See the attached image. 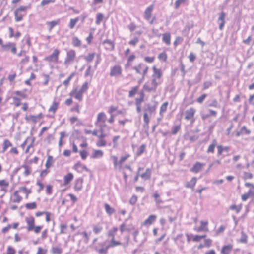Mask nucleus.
Listing matches in <instances>:
<instances>
[{"mask_svg":"<svg viewBox=\"0 0 254 254\" xmlns=\"http://www.w3.org/2000/svg\"><path fill=\"white\" fill-rule=\"evenodd\" d=\"M151 69L152 73L150 79L143 86V90L147 92H156L157 87L163 82V73L162 69L155 65L152 66Z\"/></svg>","mask_w":254,"mask_h":254,"instance_id":"f257e3e1","label":"nucleus"},{"mask_svg":"<svg viewBox=\"0 0 254 254\" xmlns=\"http://www.w3.org/2000/svg\"><path fill=\"white\" fill-rule=\"evenodd\" d=\"M118 231V228L117 227H113L108 232V236L111 238L109 244L105 245L104 243H100L101 247L100 248H96V251L101 254H106L109 248L122 245L121 236L117 235Z\"/></svg>","mask_w":254,"mask_h":254,"instance_id":"f03ea898","label":"nucleus"},{"mask_svg":"<svg viewBox=\"0 0 254 254\" xmlns=\"http://www.w3.org/2000/svg\"><path fill=\"white\" fill-rule=\"evenodd\" d=\"M28 92H30L27 89H23L22 90H17L14 91L11 95L12 105L15 107H19L22 105L21 108L23 111H26L29 108V104L27 102L22 103V100L28 98Z\"/></svg>","mask_w":254,"mask_h":254,"instance_id":"7ed1b4c3","label":"nucleus"},{"mask_svg":"<svg viewBox=\"0 0 254 254\" xmlns=\"http://www.w3.org/2000/svg\"><path fill=\"white\" fill-rule=\"evenodd\" d=\"M32 193V190L25 186H20L10 195V201L13 203H20L25 198L27 199Z\"/></svg>","mask_w":254,"mask_h":254,"instance_id":"20e7f679","label":"nucleus"},{"mask_svg":"<svg viewBox=\"0 0 254 254\" xmlns=\"http://www.w3.org/2000/svg\"><path fill=\"white\" fill-rule=\"evenodd\" d=\"M85 133L86 134H91L97 137L95 143L98 147H104L107 145H111V143H108L106 140L107 134L104 132L103 129H94L93 130L85 129Z\"/></svg>","mask_w":254,"mask_h":254,"instance_id":"39448f33","label":"nucleus"},{"mask_svg":"<svg viewBox=\"0 0 254 254\" xmlns=\"http://www.w3.org/2000/svg\"><path fill=\"white\" fill-rule=\"evenodd\" d=\"M28 231H33L35 234H39L42 229V225H35V219L33 216L27 217L25 219Z\"/></svg>","mask_w":254,"mask_h":254,"instance_id":"423d86ee","label":"nucleus"},{"mask_svg":"<svg viewBox=\"0 0 254 254\" xmlns=\"http://www.w3.org/2000/svg\"><path fill=\"white\" fill-rule=\"evenodd\" d=\"M132 69L137 74L140 75L144 79L148 72L149 66L143 63H140L137 65L133 66Z\"/></svg>","mask_w":254,"mask_h":254,"instance_id":"0eeeda50","label":"nucleus"},{"mask_svg":"<svg viewBox=\"0 0 254 254\" xmlns=\"http://www.w3.org/2000/svg\"><path fill=\"white\" fill-rule=\"evenodd\" d=\"M154 8V5L151 4L146 8L143 13L144 18L149 21L150 24H152L156 20L155 16L152 15Z\"/></svg>","mask_w":254,"mask_h":254,"instance_id":"6e6552de","label":"nucleus"},{"mask_svg":"<svg viewBox=\"0 0 254 254\" xmlns=\"http://www.w3.org/2000/svg\"><path fill=\"white\" fill-rule=\"evenodd\" d=\"M244 186L245 187L248 188L249 190L246 193L243 194L241 197L242 201H246L250 198H254V184L249 182H246L244 184Z\"/></svg>","mask_w":254,"mask_h":254,"instance_id":"1a4fd4ad","label":"nucleus"},{"mask_svg":"<svg viewBox=\"0 0 254 254\" xmlns=\"http://www.w3.org/2000/svg\"><path fill=\"white\" fill-rule=\"evenodd\" d=\"M60 53V50L57 48H55L50 55L44 58V60L50 64H57L59 62Z\"/></svg>","mask_w":254,"mask_h":254,"instance_id":"9d476101","label":"nucleus"},{"mask_svg":"<svg viewBox=\"0 0 254 254\" xmlns=\"http://www.w3.org/2000/svg\"><path fill=\"white\" fill-rule=\"evenodd\" d=\"M107 121V117L106 113L104 112H99L97 115V118L95 122V125L103 129L106 127V123Z\"/></svg>","mask_w":254,"mask_h":254,"instance_id":"9b49d317","label":"nucleus"},{"mask_svg":"<svg viewBox=\"0 0 254 254\" xmlns=\"http://www.w3.org/2000/svg\"><path fill=\"white\" fill-rule=\"evenodd\" d=\"M27 9V7L24 6H20L15 9L14 15L16 22H19L23 19V17L26 15Z\"/></svg>","mask_w":254,"mask_h":254,"instance_id":"f8f14e48","label":"nucleus"},{"mask_svg":"<svg viewBox=\"0 0 254 254\" xmlns=\"http://www.w3.org/2000/svg\"><path fill=\"white\" fill-rule=\"evenodd\" d=\"M122 74L123 70L122 66L120 64H116L111 67L109 72L110 77H120Z\"/></svg>","mask_w":254,"mask_h":254,"instance_id":"ddd939ff","label":"nucleus"},{"mask_svg":"<svg viewBox=\"0 0 254 254\" xmlns=\"http://www.w3.org/2000/svg\"><path fill=\"white\" fill-rule=\"evenodd\" d=\"M196 112L194 107H190L185 112L184 119L187 121H190L191 123L195 122V115Z\"/></svg>","mask_w":254,"mask_h":254,"instance_id":"4468645a","label":"nucleus"},{"mask_svg":"<svg viewBox=\"0 0 254 254\" xmlns=\"http://www.w3.org/2000/svg\"><path fill=\"white\" fill-rule=\"evenodd\" d=\"M217 155L221 159L230 155V147L229 146H224L222 145H219L217 146Z\"/></svg>","mask_w":254,"mask_h":254,"instance_id":"2eb2a0df","label":"nucleus"},{"mask_svg":"<svg viewBox=\"0 0 254 254\" xmlns=\"http://www.w3.org/2000/svg\"><path fill=\"white\" fill-rule=\"evenodd\" d=\"M76 57V53L75 50L70 49L67 52L66 56L64 59V63L65 64H69L73 62Z\"/></svg>","mask_w":254,"mask_h":254,"instance_id":"dca6fc26","label":"nucleus"},{"mask_svg":"<svg viewBox=\"0 0 254 254\" xmlns=\"http://www.w3.org/2000/svg\"><path fill=\"white\" fill-rule=\"evenodd\" d=\"M44 117L43 113L41 112L37 115H26L25 116V120L28 123H33L35 124L38 120L42 119Z\"/></svg>","mask_w":254,"mask_h":254,"instance_id":"f3484780","label":"nucleus"},{"mask_svg":"<svg viewBox=\"0 0 254 254\" xmlns=\"http://www.w3.org/2000/svg\"><path fill=\"white\" fill-rule=\"evenodd\" d=\"M2 49L5 51H10L13 54H16L17 51L16 44L12 42H8L2 45Z\"/></svg>","mask_w":254,"mask_h":254,"instance_id":"a211bd4d","label":"nucleus"},{"mask_svg":"<svg viewBox=\"0 0 254 254\" xmlns=\"http://www.w3.org/2000/svg\"><path fill=\"white\" fill-rule=\"evenodd\" d=\"M208 224L209 222L207 220H201L200 221V226L195 227L194 230L197 232H208L209 230Z\"/></svg>","mask_w":254,"mask_h":254,"instance_id":"6ab92c4d","label":"nucleus"},{"mask_svg":"<svg viewBox=\"0 0 254 254\" xmlns=\"http://www.w3.org/2000/svg\"><path fill=\"white\" fill-rule=\"evenodd\" d=\"M84 179L82 177H78L75 179L73 182V189L75 191L81 190L83 186Z\"/></svg>","mask_w":254,"mask_h":254,"instance_id":"aec40b11","label":"nucleus"},{"mask_svg":"<svg viewBox=\"0 0 254 254\" xmlns=\"http://www.w3.org/2000/svg\"><path fill=\"white\" fill-rule=\"evenodd\" d=\"M74 177V174L72 172H69L66 174L64 175L63 177V185L64 186L69 185L73 180Z\"/></svg>","mask_w":254,"mask_h":254,"instance_id":"412c9836","label":"nucleus"},{"mask_svg":"<svg viewBox=\"0 0 254 254\" xmlns=\"http://www.w3.org/2000/svg\"><path fill=\"white\" fill-rule=\"evenodd\" d=\"M157 215L155 214L150 215L142 223L141 225L149 227L153 224L157 219Z\"/></svg>","mask_w":254,"mask_h":254,"instance_id":"4be33fe9","label":"nucleus"},{"mask_svg":"<svg viewBox=\"0 0 254 254\" xmlns=\"http://www.w3.org/2000/svg\"><path fill=\"white\" fill-rule=\"evenodd\" d=\"M72 168L78 173H80L83 170L89 171L87 167L83 165L80 161L76 162L73 166Z\"/></svg>","mask_w":254,"mask_h":254,"instance_id":"5701e85b","label":"nucleus"},{"mask_svg":"<svg viewBox=\"0 0 254 254\" xmlns=\"http://www.w3.org/2000/svg\"><path fill=\"white\" fill-rule=\"evenodd\" d=\"M59 101L56 100H54L48 109V112L51 113L52 114V116L54 117L56 111L59 107Z\"/></svg>","mask_w":254,"mask_h":254,"instance_id":"b1692460","label":"nucleus"},{"mask_svg":"<svg viewBox=\"0 0 254 254\" xmlns=\"http://www.w3.org/2000/svg\"><path fill=\"white\" fill-rule=\"evenodd\" d=\"M134 230L135 227L132 224H130L127 226L125 222H123L120 225L121 234L125 231H131Z\"/></svg>","mask_w":254,"mask_h":254,"instance_id":"393cba45","label":"nucleus"},{"mask_svg":"<svg viewBox=\"0 0 254 254\" xmlns=\"http://www.w3.org/2000/svg\"><path fill=\"white\" fill-rule=\"evenodd\" d=\"M19 225V224L18 222H15L12 224H8L6 226L2 228L1 232L2 233L5 234L7 233L11 228L17 229Z\"/></svg>","mask_w":254,"mask_h":254,"instance_id":"a878e982","label":"nucleus"},{"mask_svg":"<svg viewBox=\"0 0 254 254\" xmlns=\"http://www.w3.org/2000/svg\"><path fill=\"white\" fill-rule=\"evenodd\" d=\"M205 164L199 162H196L192 167L190 171L194 173H197L201 171L204 166Z\"/></svg>","mask_w":254,"mask_h":254,"instance_id":"bb28decb","label":"nucleus"},{"mask_svg":"<svg viewBox=\"0 0 254 254\" xmlns=\"http://www.w3.org/2000/svg\"><path fill=\"white\" fill-rule=\"evenodd\" d=\"M233 248V246L231 244L223 245L221 249V254H230Z\"/></svg>","mask_w":254,"mask_h":254,"instance_id":"cd10ccee","label":"nucleus"},{"mask_svg":"<svg viewBox=\"0 0 254 254\" xmlns=\"http://www.w3.org/2000/svg\"><path fill=\"white\" fill-rule=\"evenodd\" d=\"M9 184V182L7 179H0V188L1 191L6 192Z\"/></svg>","mask_w":254,"mask_h":254,"instance_id":"c85d7f7f","label":"nucleus"},{"mask_svg":"<svg viewBox=\"0 0 254 254\" xmlns=\"http://www.w3.org/2000/svg\"><path fill=\"white\" fill-rule=\"evenodd\" d=\"M69 95L71 97H74L76 99L78 100L79 101H82L83 100V94L80 93L77 89H74L71 91L69 93Z\"/></svg>","mask_w":254,"mask_h":254,"instance_id":"c756f323","label":"nucleus"},{"mask_svg":"<svg viewBox=\"0 0 254 254\" xmlns=\"http://www.w3.org/2000/svg\"><path fill=\"white\" fill-rule=\"evenodd\" d=\"M206 235H191L189 238H188V241H191L193 242H200L201 240L203 239H206Z\"/></svg>","mask_w":254,"mask_h":254,"instance_id":"7c9ffc66","label":"nucleus"},{"mask_svg":"<svg viewBox=\"0 0 254 254\" xmlns=\"http://www.w3.org/2000/svg\"><path fill=\"white\" fill-rule=\"evenodd\" d=\"M105 48L108 51H113L115 49V44L113 41L109 39H106L103 42Z\"/></svg>","mask_w":254,"mask_h":254,"instance_id":"2f4dec72","label":"nucleus"},{"mask_svg":"<svg viewBox=\"0 0 254 254\" xmlns=\"http://www.w3.org/2000/svg\"><path fill=\"white\" fill-rule=\"evenodd\" d=\"M104 155V152L100 149H93L92 151L91 158L92 159H97L102 158Z\"/></svg>","mask_w":254,"mask_h":254,"instance_id":"473e14b6","label":"nucleus"},{"mask_svg":"<svg viewBox=\"0 0 254 254\" xmlns=\"http://www.w3.org/2000/svg\"><path fill=\"white\" fill-rule=\"evenodd\" d=\"M251 30L253 32V34L249 35L247 39L243 40V43L247 45L250 44L251 42L254 44V38H253V35H254V25L251 27Z\"/></svg>","mask_w":254,"mask_h":254,"instance_id":"72a5a7b5","label":"nucleus"},{"mask_svg":"<svg viewBox=\"0 0 254 254\" xmlns=\"http://www.w3.org/2000/svg\"><path fill=\"white\" fill-rule=\"evenodd\" d=\"M251 30L253 32V34L249 35L247 39L243 40V43L247 45L250 44L251 42L254 44V38H253V35H254V25L251 27Z\"/></svg>","mask_w":254,"mask_h":254,"instance_id":"f704fd0d","label":"nucleus"},{"mask_svg":"<svg viewBox=\"0 0 254 254\" xmlns=\"http://www.w3.org/2000/svg\"><path fill=\"white\" fill-rule=\"evenodd\" d=\"M212 245V240L210 238H206L204 240V244H200L198 246V249H201L204 247L210 248Z\"/></svg>","mask_w":254,"mask_h":254,"instance_id":"c9c22d12","label":"nucleus"},{"mask_svg":"<svg viewBox=\"0 0 254 254\" xmlns=\"http://www.w3.org/2000/svg\"><path fill=\"white\" fill-rule=\"evenodd\" d=\"M92 230L95 235H98L103 231L104 228L101 223H97L93 226Z\"/></svg>","mask_w":254,"mask_h":254,"instance_id":"e433bc0d","label":"nucleus"},{"mask_svg":"<svg viewBox=\"0 0 254 254\" xmlns=\"http://www.w3.org/2000/svg\"><path fill=\"white\" fill-rule=\"evenodd\" d=\"M136 56L134 54H131L127 57V63L125 65V68H128L131 66L132 63L136 59Z\"/></svg>","mask_w":254,"mask_h":254,"instance_id":"4c0bfd02","label":"nucleus"},{"mask_svg":"<svg viewBox=\"0 0 254 254\" xmlns=\"http://www.w3.org/2000/svg\"><path fill=\"white\" fill-rule=\"evenodd\" d=\"M225 12H221L220 13L218 19V21H220V23L219 26V28L221 30L223 29L225 24Z\"/></svg>","mask_w":254,"mask_h":254,"instance_id":"58836bf2","label":"nucleus"},{"mask_svg":"<svg viewBox=\"0 0 254 254\" xmlns=\"http://www.w3.org/2000/svg\"><path fill=\"white\" fill-rule=\"evenodd\" d=\"M171 34L169 32H166L162 34V41L167 45L171 44Z\"/></svg>","mask_w":254,"mask_h":254,"instance_id":"ea45409f","label":"nucleus"},{"mask_svg":"<svg viewBox=\"0 0 254 254\" xmlns=\"http://www.w3.org/2000/svg\"><path fill=\"white\" fill-rule=\"evenodd\" d=\"M60 23V20L59 19H56L55 20H52L51 21H47L46 22V25L48 27L49 31H51L54 27H55L56 25L59 24Z\"/></svg>","mask_w":254,"mask_h":254,"instance_id":"a19ab883","label":"nucleus"},{"mask_svg":"<svg viewBox=\"0 0 254 254\" xmlns=\"http://www.w3.org/2000/svg\"><path fill=\"white\" fill-rule=\"evenodd\" d=\"M106 213L107 215L111 216L115 212V209L111 207L108 203H105L104 204Z\"/></svg>","mask_w":254,"mask_h":254,"instance_id":"79ce46f5","label":"nucleus"},{"mask_svg":"<svg viewBox=\"0 0 254 254\" xmlns=\"http://www.w3.org/2000/svg\"><path fill=\"white\" fill-rule=\"evenodd\" d=\"M242 207L243 204L242 203L239 204H233L230 206V209L236 213H239L242 209Z\"/></svg>","mask_w":254,"mask_h":254,"instance_id":"37998d69","label":"nucleus"},{"mask_svg":"<svg viewBox=\"0 0 254 254\" xmlns=\"http://www.w3.org/2000/svg\"><path fill=\"white\" fill-rule=\"evenodd\" d=\"M55 162V159L54 157L51 155H48L47 159L46 160V162L45 163V167L47 169H49L50 167H51Z\"/></svg>","mask_w":254,"mask_h":254,"instance_id":"c03bdc74","label":"nucleus"},{"mask_svg":"<svg viewBox=\"0 0 254 254\" xmlns=\"http://www.w3.org/2000/svg\"><path fill=\"white\" fill-rule=\"evenodd\" d=\"M12 144L8 139H5L3 140L2 143V152H5L7 149L12 147Z\"/></svg>","mask_w":254,"mask_h":254,"instance_id":"a18cd8bd","label":"nucleus"},{"mask_svg":"<svg viewBox=\"0 0 254 254\" xmlns=\"http://www.w3.org/2000/svg\"><path fill=\"white\" fill-rule=\"evenodd\" d=\"M197 182L196 177H192L190 181L187 182L186 184V187L193 189Z\"/></svg>","mask_w":254,"mask_h":254,"instance_id":"49530a36","label":"nucleus"},{"mask_svg":"<svg viewBox=\"0 0 254 254\" xmlns=\"http://www.w3.org/2000/svg\"><path fill=\"white\" fill-rule=\"evenodd\" d=\"M151 169L147 168L145 172L140 175V177L145 180H149L151 177Z\"/></svg>","mask_w":254,"mask_h":254,"instance_id":"de8ad7c7","label":"nucleus"},{"mask_svg":"<svg viewBox=\"0 0 254 254\" xmlns=\"http://www.w3.org/2000/svg\"><path fill=\"white\" fill-rule=\"evenodd\" d=\"M79 17H77L74 18H71L69 20L68 26L70 29H73L77 22L79 21Z\"/></svg>","mask_w":254,"mask_h":254,"instance_id":"09e8293b","label":"nucleus"},{"mask_svg":"<svg viewBox=\"0 0 254 254\" xmlns=\"http://www.w3.org/2000/svg\"><path fill=\"white\" fill-rule=\"evenodd\" d=\"M216 145H217L216 140V139L213 140L211 144H210L208 147V149L207 150V152L208 153H213L214 152V149H215V147L216 146Z\"/></svg>","mask_w":254,"mask_h":254,"instance_id":"8fccbe9b","label":"nucleus"},{"mask_svg":"<svg viewBox=\"0 0 254 254\" xmlns=\"http://www.w3.org/2000/svg\"><path fill=\"white\" fill-rule=\"evenodd\" d=\"M131 155L129 153H127L124 155L122 156L119 159V163H120V169L122 167L123 164L124 162L127 160L129 158H130Z\"/></svg>","mask_w":254,"mask_h":254,"instance_id":"3c124183","label":"nucleus"},{"mask_svg":"<svg viewBox=\"0 0 254 254\" xmlns=\"http://www.w3.org/2000/svg\"><path fill=\"white\" fill-rule=\"evenodd\" d=\"M181 129V124L173 126L171 128V134L175 135L177 134Z\"/></svg>","mask_w":254,"mask_h":254,"instance_id":"603ef678","label":"nucleus"},{"mask_svg":"<svg viewBox=\"0 0 254 254\" xmlns=\"http://www.w3.org/2000/svg\"><path fill=\"white\" fill-rule=\"evenodd\" d=\"M75 72L71 73L70 74V75L67 77V78L64 81L63 84L64 86L65 87L67 88L69 86L71 80L75 76Z\"/></svg>","mask_w":254,"mask_h":254,"instance_id":"864d4df0","label":"nucleus"},{"mask_svg":"<svg viewBox=\"0 0 254 254\" xmlns=\"http://www.w3.org/2000/svg\"><path fill=\"white\" fill-rule=\"evenodd\" d=\"M209 112L210 115H209V114L201 115V117L203 120H206L207 118H208L209 117V116L215 117V116H216V115L217 114V111L212 110V109H209Z\"/></svg>","mask_w":254,"mask_h":254,"instance_id":"5fc2aeb1","label":"nucleus"},{"mask_svg":"<svg viewBox=\"0 0 254 254\" xmlns=\"http://www.w3.org/2000/svg\"><path fill=\"white\" fill-rule=\"evenodd\" d=\"M144 100V93L141 91L139 93V97L135 99V105H141V103Z\"/></svg>","mask_w":254,"mask_h":254,"instance_id":"6e6d98bb","label":"nucleus"},{"mask_svg":"<svg viewBox=\"0 0 254 254\" xmlns=\"http://www.w3.org/2000/svg\"><path fill=\"white\" fill-rule=\"evenodd\" d=\"M25 207L27 210H34L37 208V204L36 202L27 203L25 204Z\"/></svg>","mask_w":254,"mask_h":254,"instance_id":"4d7b16f0","label":"nucleus"},{"mask_svg":"<svg viewBox=\"0 0 254 254\" xmlns=\"http://www.w3.org/2000/svg\"><path fill=\"white\" fill-rule=\"evenodd\" d=\"M111 159L112 160L113 162V165L115 169H120V163L119 160L118 161V158L116 155L111 156Z\"/></svg>","mask_w":254,"mask_h":254,"instance_id":"13d9d810","label":"nucleus"},{"mask_svg":"<svg viewBox=\"0 0 254 254\" xmlns=\"http://www.w3.org/2000/svg\"><path fill=\"white\" fill-rule=\"evenodd\" d=\"M157 58L159 60L164 62H166L168 59V55L166 52L163 51L158 54Z\"/></svg>","mask_w":254,"mask_h":254,"instance_id":"bf43d9fd","label":"nucleus"},{"mask_svg":"<svg viewBox=\"0 0 254 254\" xmlns=\"http://www.w3.org/2000/svg\"><path fill=\"white\" fill-rule=\"evenodd\" d=\"M72 44L75 47H80L81 46V41L77 37H74L72 39Z\"/></svg>","mask_w":254,"mask_h":254,"instance_id":"052dcab7","label":"nucleus"},{"mask_svg":"<svg viewBox=\"0 0 254 254\" xmlns=\"http://www.w3.org/2000/svg\"><path fill=\"white\" fill-rule=\"evenodd\" d=\"M139 90V86H136L133 87L129 91L128 96L129 97H133L135 94H137Z\"/></svg>","mask_w":254,"mask_h":254,"instance_id":"680f3d73","label":"nucleus"},{"mask_svg":"<svg viewBox=\"0 0 254 254\" xmlns=\"http://www.w3.org/2000/svg\"><path fill=\"white\" fill-rule=\"evenodd\" d=\"M91 234V232H87L85 231L82 233L83 241L85 243H88L89 242L90 240V235Z\"/></svg>","mask_w":254,"mask_h":254,"instance_id":"e2e57ef3","label":"nucleus"},{"mask_svg":"<svg viewBox=\"0 0 254 254\" xmlns=\"http://www.w3.org/2000/svg\"><path fill=\"white\" fill-rule=\"evenodd\" d=\"M168 105V102L167 101L164 102V103H163L161 105V106L160 108V111H159L160 115H162L164 113H165L166 112V111L167 110Z\"/></svg>","mask_w":254,"mask_h":254,"instance_id":"0e129e2a","label":"nucleus"},{"mask_svg":"<svg viewBox=\"0 0 254 254\" xmlns=\"http://www.w3.org/2000/svg\"><path fill=\"white\" fill-rule=\"evenodd\" d=\"M62 249L60 247H52L51 248V253L53 254H62Z\"/></svg>","mask_w":254,"mask_h":254,"instance_id":"69168bd1","label":"nucleus"},{"mask_svg":"<svg viewBox=\"0 0 254 254\" xmlns=\"http://www.w3.org/2000/svg\"><path fill=\"white\" fill-rule=\"evenodd\" d=\"M16 250L11 245L7 247L5 254H16Z\"/></svg>","mask_w":254,"mask_h":254,"instance_id":"338daca9","label":"nucleus"},{"mask_svg":"<svg viewBox=\"0 0 254 254\" xmlns=\"http://www.w3.org/2000/svg\"><path fill=\"white\" fill-rule=\"evenodd\" d=\"M48 249L42 247H38L36 254H47Z\"/></svg>","mask_w":254,"mask_h":254,"instance_id":"774afa93","label":"nucleus"}]
</instances>
